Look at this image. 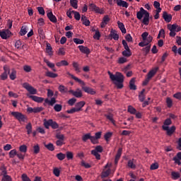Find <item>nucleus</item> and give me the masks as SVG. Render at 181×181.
Instances as JSON below:
<instances>
[{
	"label": "nucleus",
	"mask_w": 181,
	"mask_h": 181,
	"mask_svg": "<svg viewBox=\"0 0 181 181\" xmlns=\"http://www.w3.org/2000/svg\"><path fill=\"white\" fill-rule=\"evenodd\" d=\"M107 74L110 76L111 81L114 82V84H115L117 88H124V75H122L120 72H116L115 75H114L110 71H107Z\"/></svg>",
	"instance_id": "nucleus-1"
},
{
	"label": "nucleus",
	"mask_w": 181,
	"mask_h": 181,
	"mask_svg": "<svg viewBox=\"0 0 181 181\" xmlns=\"http://www.w3.org/2000/svg\"><path fill=\"white\" fill-rule=\"evenodd\" d=\"M67 74L68 76H70L73 80H75V81L81 85V88L85 93H87V94H90V95H95V94H97V92H95L94 89L88 86H86V83H84V81H83L81 79L74 76V75L70 74V72H67Z\"/></svg>",
	"instance_id": "nucleus-2"
},
{
	"label": "nucleus",
	"mask_w": 181,
	"mask_h": 181,
	"mask_svg": "<svg viewBox=\"0 0 181 181\" xmlns=\"http://www.w3.org/2000/svg\"><path fill=\"white\" fill-rule=\"evenodd\" d=\"M44 127L46 129H49L50 127L52 129H57L59 128V124L57 122L53 121V119H49L47 120L46 119H44Z\"/></svg>",
	"instance_id": "nucleus-3"
},
{
	"label": "nucleus",
	"mask_w": 181,
	"mask_h": 181,
	"mask_svg": "<svg viewBox=\"0 0 181 181\" xmlns=\"http://www.w3.org/2000/svg\"><path fill=\"white\" fill-rule=\"evenodd\" d=\"M11 115L18 119L20 122H26L28 121V116L23 115L22 112H12Z\"/></svg>",
	"instance_id": "nucleus-4"
},
{
	"label": "nucleus",
	"mask_w": 181,
	"mask_h": 181,
	"mask_svg": "<svg viewBox=\"0 0 181 181\" xmlns=\"http://www.w3.org/2000/svg\"><path fill=\"white\" fill-rule=\"evenodd\" d=\"M89 9L92 11V12H95V13H100V15H104L105 13L104 9L100 8V7L94 4H89Z\"/></svg>",
	"instance_id": "nucleus-5"
},
{
	"label": "nucleus",
	"mask_w": 181,
	"mask_h": 181,
	"mask_svg": "<svg viewBox=\"0 0 181 181\" xmlns=\"http://www.w3.org/2000/svg\"><path fill=\"white\" fill-rule=\"evenodd\" d=\"M23 88H25V90H27V91H28L30 94H33V95L37 94V90L33 88V86H30V84H29L28 83H23Z\"/></svg>",
	"instance_id": "nucleus-6"
},
{
	"label": "nucleus",
	"mask_w": 181,
	"mask_h": 181,
	"mask_svg": "<svg viewBox=\"0 0 181 181\" xmlns=\"http://www.w3.org/2000/svg\"><path fill=\"white\" fill-rule=\"evenodd\" d=\"M162 129H163V131L167 132V135H168V136H172V135H173V133L176 131L175 126H172L170 128H169L168 126L163 125Z\"/></svg>",
	"instance_id": "nucleus-7"
},
{
	"label": "nucleus",
	"mask_w": 181,
	"mask_h": 181,
	"mask_svg": "<svg viewBox=\"0 0 181 181\" xmlns=\"http://www.w3.org/2000/svg\"><path fill=\"white\" fill-rule=\"evenodd\" d=\"M69 93L70 94H72V95H74V97H76V98H81V97H83V92H81V90L78 88L76 89V91L73 90H69Z\"/></svg>",
	"instance_id": "nucleus-8"
},
{
	"label": "nucleus",
	"mask_w": 181,
	"mask_h": 181,
	"mask_svg": "<svg viewBox=\"0 0 181 181\" xmlns=\"http://www.w3.org/2000/svg\"><path fill=\"white\" fill-rule=\"evenodd\" d=\"M44 108L42 107H28L27 112H30L31 114L32 112H34L35 114L37 112H42L43 111Z\"/></svg>",
	"instance_id": "nucleus-9"
},
{
	"label": "nucleus",
	"mask_w": 181,
	"mask_h": 181,
	"mask_svg": "<svg viewBox=\"0 0 181 181\" xmlns=\"http://www.w3.org/2000/svg\"><path fill=\"white\" fill-rule=\"evenodd\" d=\"M12 33L9 30H6L4 31H0V36L1 39H8V37H11V35Z\"/></svg>",
	"instance_id": "nucleus-10"
},
{
	"label": "nucleus",
	"mask_w": 181,
	"mask_h": 181,
	"mask_svg": "<svg viewBox=\"0 0 181 181\" xmlns=\"http://www.w3.org/2000/svg\"><path fill=\"white\" fill-rule=\"evenodd\" d=\"M109 37L114 39V40H118L119 39V35L117 33V30L112 29Z\"/></svg>",
	"instance_id": "nucleus-11"
},
{
	"label": "nucleus",
	"mask_w": 181,
	"mask_h": 181,
	"mask_svg": "<svg viewBox=\"0 0 181 181\" xmlns=\"http://www.w3.org/2000/svg\"><path fill=\"white\" fill-rule=\"evenodd\" d=\"M28 98H31V100H33V101H35V103H43V101L45 100V98L36 95H28Z\"/></svg>",
	"instance_id": "nucleus-12"
},
{
	"label": "nucleus",
	"mask_w": 181,
	"mask_h": 181,
	"mask_svg": "<svg viewBox=\"0 0 181 181\" xmlns=\"http://www.w3.org/2000/svg\"><path fill=\"white\" fill-rule=\"evenodd\" d=\"M111 19L110 18V16L106 15L103 17V21L100 23V27L103 28H104L106 25H108V22H110Z\"/></svg>",
	"instance_id": "nucleus-13"
},
{
	"label": "nucleus",
	"mask_w": 181,
	"mask_h": 181,
	"mask_svg": "<svg viewBox=\"0 0 181 181\" xmlns=\"http://www.w3.org/2000/svg\"><path fill=\"white\" fill-rule=\"evenodd\" d=\"M158 70H159V67H156L151 69L147 74V78L151 80V78H152V77L156 74Z\"/></svg>",
	"instance_id": "nucleus-14"
},
{
	"label": "nucleus",
	"mask_w": 181,
	"mask_h": 181,
	"mask_svg": "<svg viewBox=\"0 0 181 181\" xmlns=\"http://www.w3.org/2000/svg\"><path fill=\"white\" fill-rule=\"evenodd\" d=\"M47 16L48 19H49L50 22H52L53 23H57V18L53 15V13L49 12L47 13Z\"/></svg>",
	"instance_id": "nucleus-15"
},
{
	"label": "nucleus",
	"mask_w": 181,
	"mask_h": 181,
	"mask_svg": "<svg viewBox=\"0 0 181 181\" xmlns=\"http://www.w3.org/2000/svg\"><path fill=\"white\" fill-rule=\"evenodd\" d=\"M163 18L167 23H169L172 21V16L170 14H168V12L164 11L163 13Z\"/></svg>",
	"instance_id": "nucleus-16"
},
{
	"label": "nucleus",
	"mask_w": 181,
	"mask_h": 181,
	"mask_svg": "<svg viewBox=\"0 0 181 181\" xmlns=\"http://www.w3.org/2000/svg\"><path fill=\"white\" fill-rule=\"evenodd\" d=\"M78 47L81 53H84V54H90V52L88 47L83 45H79Z\"/></svg>",
	"instance_id": "nucleus-17"
},
{
	"label": "nucleus",
	"mask_w": 181,
	"mask_h": 181,
	"mask_svg": "<svg viewBox=\"0 0 181 181\" xmlns=\"http://www.w3.org/2000/svg\"><path fill=\"white\" fill-rule=\"evenodd\" d=\"M86 105V102L85 101H81V102H78L77 103L76 105H75V108L77 110L78 112L79 111H81L83 107V106Z\"/></svg>",
	"instance_id": "nucleus-18"
},
{
	"label": "nucleus",
	"mask_w": 181,
	"mask_h": 181,
	"mask_svg": "<svg viewBox=\"0 0 181 181\" xmlns=\"http://www.w3.org/2000/svg\"><path fill=\"white\" fill-rule=\"evenodd\" d=\"M121 155H122V148H119L117 151V153L115 156V163L117 165L118 163V160H119V158H121Z\"/></svg>",
	"instance_id": "nucleus-19"
},
{
	"label": "nucleus",
	"mask_w": 181,
	"mask_h": 181,
	"mask_svg": "<svg viewBox=\"0 0 181 181\" xmlns=\"http://www.w3.org/2000/svg\"><path fill=\"white\" fill-rule=\"evenodd\" d=\"M116 2L118 6H122L123 8H128V4L125 1L116 0Z\"/></svg>",
	"instance_id": "nucleus-20"
},
{
	"label": "nucleus",
	"mask_w": 181,
	"mask_h": 181,
	"mask_svg": "<svg viewBox=\"0 0 181 181\" xmlns=\"http://www.w3.org/2000/svg\"><path fill=\"white\" fill-rule=\"evenodd\" d=\"M105 117L113 124V125H115V120L114 119V115L112 113H108L107 115H105Z\"/></svg>",
	"instance_id": "nucleus-21"
},
{
	"label": "nucleus",
	"mask_w": 181,
	"mask_h": 181,
	"mask_svg": "<svg viewBox=\"0 0 181 181\" xmlns=\"http://www.w3.org/2000/svg\"><path fill=\"white\" fill-rule=\"evenodd\" d=\"M173 160L175 161V163H177V165H180L181 152L177 153V156L173 157Z\"/></svg>",
	"instance_id": "nucleus-22"
},
{
	"label": "nucleus",
	"mask_w": 181,
	"mask_h": 181,
	"mask_svg": "<svg viewBox=\"0 0 181 181\" xmlns=\"http://www.w3.org/2000/svg\"><path fill=\"white\" fill-rule=\"evenodd\" d=\"M122 54L124 57H131V56H132V52H131V49H127L124 50L122 52Z\"/></svg>",
	"instance_id": "nucleus-23"
},
{
	"label": "nucleus",
	"mask_w": 181,
	"mask_h": 181,
	"mask_svg": "<svg viewBox=\"0 0 181 181\" xmlns=\"http://www.w3.org/2000/svg\"><path fill=\"white\" fill-rule=\"evenodd\" d=\"M117 25L122 33H124V34L127 33V29H125V25H124L123 23H121L120 21H117Z\"/></svg>",
	"instance_id": "nucleus-24"
},
{
	"label": "nucleus",
	"mask_w": 181,
	"mask_h": 181,
	"mask_svg": "<svg viewBox=\"0 0 181 181\" xmlns=\"http://www.w3.org/2000/svg\"><path fill=\"white\" fill-rule=\"evenodd\" d=\"M81 21L83 22V25H85V26H90V20L87 19L86 16L82 15Z\"/></svg>",
	"instance_id": "nucleus-25"
},
{
	"label": "nucleus",
	"mask_w": 181,
	"mask_h": 181,
	"mask_svg": "<svg viewBox=\"0 0 181 181\" xmlns=\"http://www.w3.org/2000/svg\"><path fill=\"white\" fill-rule=\"evenodd\" d=\"M139 100L141 103H144L145 101V89H142V90L139 94Z\"/></svg>",
	"instance_id": "nucleus-26"
},
{
	"label": "nucleus",
	"mask_w": 181,
	"mask_h": 181,
	"mask_svg": "<svg viewBox=\"0 0 181 181\" xmlns=\"http://www.w3.org/2000/svg\"><path fill=\"white\" fill-rule=\"evenodd\" d=\"M58 90L62 94H66V93H69V89L63 85H60L58 88Z\"/></svg>",
	"instance_id": "nucleus-27"
},
{
	"label": "nucleus",
	"mask_w": 181,
	"mask_h": 181,
	"mask_svg": "<svg viewBox=\"0 0 181 181\" xmlns=\"http://www.w3.org/2000/svg\"><path fill=\"white\" fill-rule=\"evenodd\" d=\"M56 98H52L50 100L47 98L45 100V103L51 106L54 105V104H56Z\"/></svg>",
	"instance_id": "nucleus-28"
},
{
	"label": "nucleus",
	"mask_w": 181,
	"mask_h": 181,
	"mask_svg": "<svg viewBox=\"0 0 181 181\" xmlns=\"http://www.w3.org/2000/svg\"><path fill=\"white\" fill-rule=\"evenodd\" d=\"M46 52L48 53L49 56H53V51L50 43H47Z\"/></svg>",
	"instance_id": "nucleus-29"
},
{
	"label": "nucleus",
	"mask_w": 181,
	"mask_h": 181,
	"mask_svg": "<svg viewBox=\"0 0 181 181\" xmlns=\"http://www.w3.org/2000/svg\"><path fill=\"white\" fill-rule=\"evenodd\" d=\"M129 88L130 90H136V86H135V78H132L129 81Z\"/></svg>",
	"instance_id": "nucleus-30"
},
{
	"label": "nucleus",
	"mask_w": 181,
	"mask_h": 181,
	"mask_svg": "<svg viewBox=\"0 0 181 181\" xmlns=\"http://www.w3.org/2000/svg\"><path fill=\"white\" fill-rule=\"evenodd\" d=\"M142 23L146 25H149V13L144 15V17L142 21Z\"/></svg>",
	"instance_id": "nucleus-31"
},
{
	"label": "nucleus",
	"mask_w": 181,
	"mask_h": 181,
	"mask_svg": "<svg viewBox=\"0 0 181 181\" xmlns=\"http://www.w3.org/2000/svg\"><path fill=\"white\" fill-rule=\"evenodd\" d=\"M45 76L47 77H50V78H56V77H59V75L57 74H54V73L51 72V71L46 72Z\"/></svg>",
	"instance_id": "nucleus-32"
},
{
	"label": "nucleus",
	"mask_w": 181,
	"mask_h": 181,
	"mask_svg": "<svg viewBox=\"0 0 181 181\" xmlns=\"http://www.w3.org/2000/svg\"><path fill=\"white\" fill-rule=\"evenodd\" d=\"M57 67H62V66H69V62L66 60H62L59 62L56 63Z\"/></svg>",
	"instance_id": "nucleus-33"
},
{
	"label": "nucleus",
	"mask_w": 181,
	"mask_h": 181,
	"mask_svg": "<svg viewBox=\"0 0 181 181\" xmlns=\"http://www.w3.org/2000/svg\"><path fill=\"white\" fill-rule=\"evenodd\" d=\"M44 146H45L47 149H48V151H51V152H53V151H54V145H53V144L52 143H49L48 144L44 143Z\"/></svg>",
	"instance_id": "nucleus-34"
},
{
	"label": "nucleus",
	"mask_w": 181,
	"mask_h": 181,
	"mask_svg": "<svg viewBox=\"0 0 181 181\" xmlns=\"http://www.w3.org/2000/svg\"><path fill=\"white\" fill-rule=\"evenodd\" d=\"M110 173H111V169H107L106 171L102 173L101 178L104 179V177H108Z\"/></svg>",
	"instance_id": "nucleus-35"
},
{
	"label": "nucleus",
	"mask_w": 181,
	"mask_h": 181,
	"mask_svg": "<svg viewBox=\"0 0 181 181\" xmlns=\"http://www.w3.org/2000/svg\"><path fill=\"white\" fill-rule=\"evenodd\" d=\"M72 66L75 69V71H76V73H81V70H80V66H78V63L74 62L72 63Z\"/></svg>",
	"instance_id": "nucleus-36"
},
{
	"label": "nucleus",
	"mask_w": 181,
	"mask_h": 181,
	"mask_svg": "<svg viewBox=\"0 0 181 181\" xmlns=\"http://www.w3.org/2000/svg\"><path fill=\"white\" fill-rule=\"evenodd\" d=\"M19 151L21 153H26L28 152V146L25 144L20 146Z\"/></svg>",
	"instance_id": "nucleus-37"
},
{
	"label": "nucleus",
	"mask_w": 181,
	"mask_h": 181,
	"mask_svg": "<svg viewBox=\"0 0 181 181\" xmlns=\"http://www.w3.org/2000/svg\"><path fill=\"white\" fill-rule=\"evenodd\" d=\"M127 111L128 112H129L130 114H132L133 115H135V114H136V109H135V107L131 105L128 106Z\"/></svg>",
	"instance_id": "nucleus-38"
},
{
	"label": "nucleus",
	"mask_w": 181,
	"mask_h": 181,
	"mask_svg": "<svg viewBox=\"0 0 181 181\" xmlns=\"http://www.w3.org/2000/svg\"><path fill=\"white\" fill-rule=\"evenodd\" d=\"M88 139H91V133H88L82 136V141L83 142H87Z\"/></svg>",
	"instance_id": "nucleus-39"
},
{
	"label": "nucleus",
	"mask_w": 181,
	"mask_h": 181,
	"mask_svg": "<svg viewBox=\"0 0 181 181\" xmlns=\"http://www.w3.org/2000/svg\"><path fill=\"white\" fill-rule=\"evenodd\" d=\"M71 6L74 8V9H77L78 8V0H70Z\"/></svg>",
	"instance_id": "nucleus-40"
},
{
	"label": "nucleus",
	"mask_w": 181,
	"mask_h": 181,
	"mask_svg": "<svg viewBox=\"0 0 181 181\" xmlns=\"http://www.w3.org/2000/svg\"><path fill=\"white\" fill-rule=\"evenodd\" d=\"M171 176L174 180H176V179H179V177H180V173L178 172L173 171L171 173Z\"/></svg>",
	"instance_id": "nucleus-41"
},
{
	"label": "nucleus",
	"mask_w": 181,
	"mask_h": 181,
	"mask_svg": "<svg viewBox=\"0 0 181 181\" xmlns=\"http://www.w3.org/2000/svg\"><path fill=\"white\" fill-rule=\"evenodd\" d=\"M38 35L41 39H46V35H45V32H43V28H38Z\"/></svg>",
	"instance_id": "nucleus-42"
},
{
	"label": "nucleus",
	"mask_w": 181,
	"mask_h": 181,
	"mask_svg": "<svg viewBox=\"0 0 181 181\" xmlns=\"http://www.w3.org/2000/svg\"><path fill=\"white\" fill-rule=\"evenodd\" d=\"M66 155L68 160H71L74 158V155L71 151H66Z\"/></svg>",
	"instance_id": "nucleus-43"
},
{
	"label": "nucleus",
	"mask_w": 181,
	"mask_h": 181,
	"mask_svg": "<svg viewBox=\"0 0 181 181\" xmlns=\"http://www.w3.org/2000/svg\"><path fill=\"white\" fill-rule=\"evenodd\" d=\"M91 155H93V156H95V159H97L98 160H100V159H101V155H100L98 152L94 151V150L91 151Z\"/></svg>",
	"instance_id": "nucleus-44"
},
{
	"label": "nucleus",
	"mask_w": 181,
	"mask_h": 181,
	"mask_svg": "<svg viewBox=\"0 0 181 181\" xmlns=\"http://www.w3.org/2000/svg\"><path fill=\"white\" fill-rule=\"evenodd\" d=\"M25 129H27L28 135H30V134H32V123L29 122L26 125Z\"/></svg>",
	"instance_id": "nucleus-45"
},
{
	"label": "nucleus",
	"mask_w": 181,
	"mask_h": 181,
	"mask_svg": "<svg viewBox=\"0 0 181 181\" xmlns=\"http://www.w3.org/2000/svg\"><path fill=\"white\" fill-rule=\"evenodd\" d=\"M111 136H112V132H107L104 135V138H105V141L109 142L110 138H111Z\"/></svg>",
	"instance_id": "nucleus-46"
},
{
	"label": "nucleus",
	"mask_w": 181,
	"mask_h": 181,
	"mask_svg": "<svg viewBox=\"0 0 181 181\" xmlns=\"http://www.w3.org/2000/svg\"><path fill=\"white\" fill-rule=\"evenodd\" d=\"M62 108H63V105H62L60 104H56L54 106V111H56V112H60V111H62Z\"/></svg>",
	"instance_id": "nucleus-47"
},
{
	"label": "nucleus",
	"mask_w": 181,
	"mask_h": 181,
	"mask_svg": "<svg viewBox=\"0 0 181 181\" xmlns=\"http://www.w3.org/2000/svg\"><path fill=\"white\" fill-rule=\"evenodd\" d=\"M57 158L59 160H64L66 159V154L63 153H59L57 154Z\"/></svg>",
	"instance_id": "nucleus-48"
},
{
	"label": "nucleus",
	"mask_w": 181,
	"mask_h": 181,
	"mask_svg": "<svg viewBox=\"0 0 181 181\" xmlns=\"http://www.w3.org/2000/svg\"><path fill=\"white\" fill-rule=\"evenodd\" d=\"M0 170H1V175H3V176H5L8 174V171H6V167H5L4 165H2L0 167Z\"/></svg>",
	"instance_id": "nucleus-49"
},
{
	"label": "nucleus",
	"mask_w": 181,
	"mask_h": 181,
	"mask_svg": "<svg viewBox=\"0 0 181 181\" xmlns=\"http://www.w3.org/2000/svg\"><path fill=\"white\" fill-rule=\"evenodd\" d=\"M76 102L77 99H76V98H72L68 100L67 104H69V105H71V107H73V105L76 104Z\"/></svg>",
	"instance_id": "nucleus-50"
},
{
	"label": "nucleus",
	"mask_w": 181,
	"mask_h": 181,
	"mask_svg": "<svg viewBox=\"0 0 181 181\" xmlns=\"http://www.w3.org/2000/svg\"><path fill=\"white\" fill-rule=\"evenodd\" d=\"M11 80H15L16 78V71L15 69L11 70V73L9 76Z\"/></svg>",
	"instance_id": "nucleus-51"
},
{
	"label": "nucleus",
	"mask_w": 181,
	"mask_h": 181,
	"mask_svg": "<svg viewBox=\"0 0 181 181\" xmlns=\"http://www.w3.org/2000/svg\"><path fill=\"white\" fill-rule=\"evenodd\" d=\"M72 13L74 14V18L76 19V21H80V19L81 18V15H80V13H78V11H72Z\"/></svg>",
	"instance_id": "nucleus-52"
},
{
	"label": "nucleus",
	"mask_w": 181,
	"mask_h": 181,
	"mask_svg": "<svg viewBox=\"0 0 181 181\" xmlns=\"http://www.w3.org/2000/svg\"><path fill=\"white\" fill-rule=\"evenodd\" d=\"M168 28L169 30H173L174 32H176V29H177V25L173 24L171 25L170 24H168Z\"/></svg>",
	"instance_id": "nucleus-53"
},
{
	"label": "nucleus",
	"mask_w": 181,
	"mask_h": 181,
	"mask_svg": "<svg viewBox=\"0 0 181 181\" xmlns=\"http://www.w3.org/2000/svg\"><path fill=\"white\" fill-rule=\"evenodd\" d=\"M127 62H128V59H127V58L122 57L119 58L117 63L119 64H124V63H127Z\"/></svg>",
	"instance_id": "nucleus-54"
},
{
	"label": "nucleus",
	"mask_w": 181,
	"mask_h": 181,
	"mask_svg": "<svg viewBox=\"0 0 181 181\" xmlns=\"http://www.w3.org/2000/svg\"><path fill=\"white\" fill-rule=\"evenodd\" d=\"M33 151L35 155H37V153L40 152V146H39V144H36L33 146Z\"/></svg>",
	"instance_id": "nucleus-55"
},
{
	"label": "nucleus",
	"mask_w": 181,
	"mask_h": 181,
	"mask_svg": "<svg viewBox=\"0 0 181 181\" xmlns=\"http://www.w3.org/2000/svg\"><path fill=\"white\" fill-rule=\"evenodd\" d=\"M44 62L46 63V64L50 69H54V64L51 63L50 62H49V60L46 59V58L44 59Z\"/></svg>",
	"instance_id": "nucleus-56"
},
{
	"label": "nucleus",
	"mask_w": 181,
	"mask_h": 181,
	"mask_svg": "<svg viewBox=\"0 0 181 181\" xmlns=\"http://www.w3.org/2000/svg\"><path fill=\"white\" fill-rule=\"evenodd\" d=\"M128 166L129 168H131V169H135L136 168V165L134 163V159L129 160L128 161Z\"/></svg>",
	"instance_id": "nucleus-57"
},
{
	"label": "nucleus",
	"mask_w": 181,
	"mask_h": 181,
	"mask_svg": "<svg viewBox=\"0 0 181 181\" xmlns=\"http://www.w3.org/2000/svg\"><path fill=\"white\" fill-rule=\"evenodd\" d=\"M100 37H101V34L100 33V30H96L95 33L93 35V39H96V40H100Z\"/></svg>",
	"instance_id": "nucleus-58"
},
{
	"label": "nucleus",
	"mask_w": 181,
	"mask_h": 181,
	"mask_svg": "<svg viewBox=\"0 0 181 181\" xmlns=\"http://www.w3.org/2000/svg\"><path fill=\"white\" fill-rule=\"evenodd\" d=\"M166 103L168 108H172V106L173 105V102L172 101V99H170V98H167Z\"/></svg>",
	"instance_id": "nucleus-59"
},
{
	"label": "nucleus",
	"mask_w": 181,
	"mask_h": 181,
	"mask_svg": "<svg viewBox=\"0 0 181 181\" xmlns=\"http://www.w3.org/2000/svg\"><path fill=\"white\" fill-rule=\"evenodd\" d=\"M23 70L25 73H30V71H32V67L29 65H24Z\"/></svg>",
	"instance_id": "nucleus-60"
},
{
	"label": "nucleus",
	"mask_w": 181,
	"mask_h": 181,
	"mask_svg": "<svg viewBox=\"0 0 181 181\" xmlns=\"http://www.w3.org/2000/svg\"><path fill=\"white\" fill-rule=\"evenodd\" d=\"M164 127H168V125H172V120L170 118L166 119L163 122Z\"/></svg>",
	"instance_id": "nucleus-61"
},
{
	"label": "nucleus",
	"mask_w": 181,
	"mask_h": 181,
	"mask_svg": "<svg viewBox=\"0 0 181 181\" xmlns=\"http://www.w3.org/2000/svg\"><path fill=\"white\" fill-rule=\"evenodd\" d=\"M95 152H99V153H103V151H104V148L101 146H97L95 149L93 150Z\"/></svg>",
	"instance_id": "nucleus-62"
},
{
	"label": "nucleus",
	"mask_w": 181,
	"mask_h": 181,
	"mask_svg": "<svg viewBox=\"0 0 181 181\" xmlns=\"http://www.w3.org/2000/svg\"><path fill=\"white\" fill-rule=\"evenodd\" d=\"M18 152L16 151V149L11 150L9 152V156L10 158H15L16 155H17Z\"/></svg>",
	"instance_id": "nucleus-63"
},
{
	"label": "nucleus",
	"mask_w": 181,
	"mask_h": 181,
	"mask_svg": "<svg viewBox=\"0 0 181 181\" xmlns=\"http://www.w3.org/2000/svg\"><path fill=\"white\" fill-rule=\"evenodd\" d=\"M1 181H12V177L8 175H6L3 176Z\"/></svg>",
	"instance_id": "nucleus-64"
}]
</instances>
